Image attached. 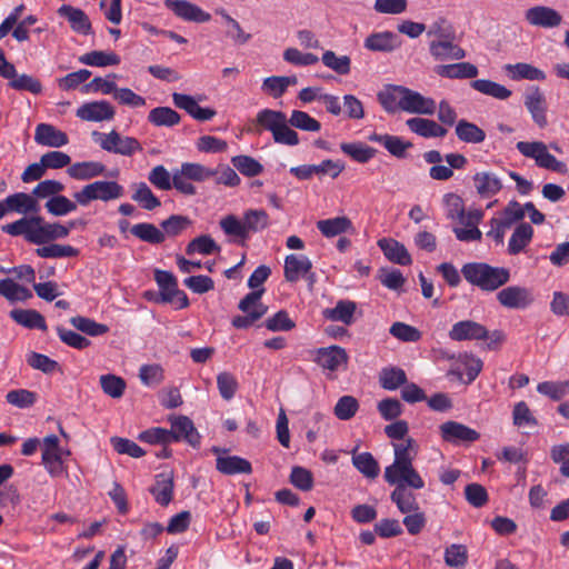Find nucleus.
<instances>
[{
  "label": "nucleus",
  "instance_id": "nucleus-1",
  "mask_svg": "<svg viewBox=\"0 0 569 569\" xmlns=\"http://www.w3.org/2000/svg\"><path fill=\"white\" fill-rule=\"evenodd\" d=\"M2 232L19 237L33 244H46L70 234V228L60 222H47L41 216L22 217L1 227Z\"/></svg>",
  "mask_w": 569,
  "mask_h": 569
},
{
  "label": "nucleus",
  "instance_id": "nucleus-2",
  "mask_svg": "<svg viewBox=\"0 0 569 569\" xmlns=\"http://www.w3.org/2000/svg\"><path fill=\"white\" fill-rule=\"evenodd\" d=\"M269 224V214L263 209H248L241 219L234 214H227L219 221L224 234L232 237V241L242 247L246 246L252 233L267 229Z\"/></svg>",
  "mask_w": 569,
  "mask_h": 569
},
{
  "label": "nucleus",
  "instance_id": "nucleus-3",
  "mask_svg": "<svg viewBox=\"0 0 569 569\" xmlns=\"http://www.w3.org/2000/svg\"><path fill=\"white\" fill-rule=\"evenodd\" d=\"M461 273L469 283L483 291H495L510 279L509 269L485 262H468L462 266Z\"/></svg>",
  "mask_w": 569,
  "mask_h": 569
},
{
  "label": "nucleus",
  "instance_id": "nucleus-4",
  "mask_svg": "<svg viewBox=\"0 0 569 569\" xmlns=\"http://www.w3.org/2000/svg\"><path fill=\"white\" fill-rule=\"evenodd\" d=\"M124 194V188L113 180H96L83 186L73 193V199L81 207L89 206L92 201L109 202L120 199Z\"/></svg>",
  "mask_w": 569,
  "mask_h": 569
},
{
  "label": "nucleus",
  "instance_id": "nucleus-5",
  "mask_svg": "<svg viewBox=\"0 0 569 569\" xmlns=\"http://www.w3.org/2000/svg\"><path fill=\"white\" fill-rule=\"evenodd\" d=\"M263 291V288L253 290L240 300L238 308L246 315L232 319L234 328L247 329L266 315L268 307L260 301Z\"/></svg>",
  "mask_w": 569,
  "mask_h": 569
},
{
  "label": "nucleus",
  "instance_id": "nucleus-6",
  "mask_svg": "<svg viewBox=\"0 0 569 569\" xmlns=\"http://www.w3.org/2000/svg\"><path fill=\"white\" fill-rule=\"evenodd\" d=\"M516 148L522 156L535 159L537 166L540 168L558 173L568 172L566 163L557 160L555 156L549 153L547 146L541 141H519Z\"/></svg>",
  "mask_w": 569,
  "mask_h": 569
},
{
  "label": "nucleus",
  "instance_id": "nucleus-7",
  "mask_svg": "<svg viewBox=\"0 0 569 569\" xmlns=\"http://www.w3.org/2000/svg\"><path fill=\"white\" fill-rule=\"evenodd\" d=\"M92 137L100 147L108 152L131 157L142 150L138 139L133 137H123L118 131L112 130L109 133L92 132Z\"/></svg>",
  "mask_w": 569,
  "mask_h": 569
},
{
  "label": "nucleus",
  "instance_id": "nucleus-8",
  "mask_svg": "<svg viewBox=\"0 0 569 569\" xmlns=\"http://www.w3.org/2000/svg\"><path fill=\"white\" fill-rule=\"evenodd\" d=\"M383 478L391 486L409 487L419 490L425 487V480L413 467V462L391 463L385 468Z\"/></svg>",
  "mask_w": 569,
  "mask_h": 569
},
{
  "label": "nucleus",
  "instance_id": "nucleus-9",
  "mask_svg": "<svg viewBox=\"0 0 569 569\" xmlns=\"http://www.w3.org/2000/svg\"><path fill=\"white\" fill-rule=\"evenodd\" d=\"M154 280L160 289V297L157 301L173 303L176 309H184L189 306L187 295L179 290L177 279L171 272L156 270Z\"/></svg>",
  "mask_w": 569,
  "mask_h": 569
},
{
  "label": "nucleus",
  "instance_id": "nucleus-10",
  "mask_svg": "<svg viewBox=\"0 0 569 569\" xmlns=\"http://www.w3.org/2000/svg\"><path fill=\"white\" fill-rule=\"evenodd\" d=\"M170 429L169 440L170 443L184 441L192 448H199L201 436L194 427L193 421L187 416H171L169 417Z\"/></svg>",
  "mask_w": 569,
  "mask_h": 569
},
{
  "label": "nucleus",
  "instance_id": "nucleus-11",
  "mask_svg": "<svg viewBox=\"0 0 569 569\" xmlns=\"http://www.w3.org/2000/svg\"><path fill=\"white\" fill-rule=\"evenodd\" d=\"M348 360L349 356L346 349L336 345L317 349L313 357V361L318 366L323 370H329L331 372L337 371L340 368L346 369Z\"/></svg>",
  "mask_w": 569,
  "mask_h": 569
},
{
  "label": "nucleus",
  "instance_id": "nucleus-12",
  "mask_svg": "<svg viewBox=\"0 0 569 569\" xmlns=\"http://www.w3.org/2000/svg\"><path fill=\"white\" fill-rule=\"evenodd\" d=\"M443 441L452 445L471 443L480 438V433L457 421H446L439 427Z\"/></svg>",
  "mask_w": 569,
  "mask_h": 569
},
{
  "label": "nucleus",
  "instance_id": "nucleus-13",
  "mask_svg": "<svg viewBox=\"0 0 569 569\" xmlns=\"http://www.w3.org/2000/svg\"><path fill=\"white\" fill-rule=\"evenodd\" d=\"M497 300L508 309H525L533 302V296L525 287L509 286L497 293Z\"/></svg>",
  "mask_w": 569,
  "mask_h": 569
},
{
  "label": "nucleus",
  "instance_id": "nucleus-14",
  "mask_svg": "<svg viewBox=\"0 0 569 569\" xmlns=\"http://www.w3.org/2000/svg\"><path fill=\"white\" fill-rule=\"evenodd\" d=\"M452 341L485 340L488 329L475 320H460L452 325L448 333Z\"/></svg>",
  "mask_w": 569,
  "mask_h": 569
},
{
  "label": "nucleus",
  "instance_id": "nucleus-15",
  "mask_svg": "<svg viewBox=\"0 0 569 569\" xmlns=\"http://www.w3.org/2000/svg\"><path fill=\"white\" fill-rule=\"evenodd\" d=\"M312 262L303 254H289L284 259L283 276L288 282H297L300 278L307 277L312 282L313 273H310Z\"/></svg>",
  "mask_w": 569,
  "mask_h": 569
},
{
  "label": "nucleus",
  "instance_id": "nucleus-16",
  "mask_svg": "<svg viewBox=\"0 0 569 569\" xmlns=\"http://www.w3.org/2000/svg\"><path fill=\"white\" fill-rule=\"evenodd\" d=\"M526 21L533 27L546 29L556 28L561 24L562 16L553 8L536 6L525 12Z\"/></svg>",
  "mask_w": 569,
  "mask_h": 569
},
{
  "label": "nucleus",
  "instance_id": "nucleus-17",
  "mask_svg": "<svg viewBox=\"0 0 569 569\" xmlns=\"http://www.w3.org/2000/svg\"><path fill=\"white\" fill-rule=\"evenodd\" d=\"M164 6L177 17L186 21L202 23L211 19L210 13L188 0H166Z\"/></svg>",
  "mask_w": 569,
  "mask_h": 569
},
{
  "label": "nucleus",
  "instance_id": "nucleus-18",
  "mask_svg": "<svg viewBox=\"0 0 569 569\" xmlns=\"http://www.w3.org/2000/svg\"><path fill=\"white\" fill-rule=\"evenodd\" d=\"M429 52L436 61L462 60L466 58V50L455 42V38L431 40Z\"/></svg>",
  "mask_w": 569,
  "mask_h": 569
},
{
  "label": "nucleus",
  "instance_id": "nucleus-19",
  "mask_svg": "<svg viewBox=\"0 0 569 569\" xmlns=\"http://www.w3.org/2000/svg\"><path fill=\"white\" fill-rule=\"evenodd\" d=\"M77 117L84 121H106L112 120L116 114L114 108L106 100L86 102L81 104L76 112Z\"/></svg>",
  "mask_w": 569,
  "mask_h": 569
},
{
  "label": "nucleus",
  "instance_id": "nucleus-20",
  "mask_svg": "<svg viewBox=\"0 0 569 569\" xmlns=\"http://www.w3.org/2000/svg\"><path fill=\"white\" fill-rule=\"evenodd\" d=\"M525 107L539 128L548 124L546 98L539 87H533L525 94Z\"/></svg>",
  "mask_w": 569,
  "mask_h": 569
},
{
  "label": "nucleus",
  "instance_id": "nucleus-21",
  "mask_svg": "<svg viewBox=\"0 0 569 569\" xmlns=\"http://www.w3.org/2000/svg\"><path fill=\"white\" fill-rule=\"evenodd\" d=\"M401 110L409 113L433 114L436 101L432 98L423 97L421 93L405 88L402 91Z\"/></svg>",
  "mask_w": 569,
  "mask_h": 569
},
{
  "label": "nucleus",
  "instance_id": "nucleus-22",
  "mask_svg": "<svg viewBox=\"0 0 569 569\" xmlns=\"http://www.w3.org/2000/svg\"><path fill=\"white\" fill-rule=\"evenodd\" d=\"M6 209L8 212H16L20 214H32L38 216L40 211V204L33 194L26 192H16L8 196L6 199Z\"/></svg>",
  "mask_w": 569,
  "mask_h": 569
},
{
  "label": "nucleus",
  "instance_id": "nucleus-23",
  "mask_svg": "<svg viewBox=\"0 0 569 569\" xmlns=\"http://www.w3.org/2000/svg\"><path fill=\"white\" fill-rule=\"evenodd\" d=\"M172 100L177 108L184 110L199 121L211 120L217 113L214 109L200 107L196 99L189 94L174 92L172 93Z\"/></svg>",
  "mask_w": 569,
  "mask_h": 569
},
{
  "label": "nucleus",
  "instance_id": "nucleus-24",
  "mask_svg": "<svg viewBox=\"0 0 569 569\" xmlns=\"http://www.w3.org/2000/svg\"><path fill=\"white\" fill-rule=\"evenodd\" d=\"M58 14L66 18L70 23V28L79 34H91L92 26L87 13L79 8H74L70 4H63L58 9Z\"/></svg>",
  "mask_w": 569,
  "mask_h": 569
},
{
  "label": "nucleus",
  "instance_id": "nucleus-25",
  "mask_svg": "<svg viewBox=\"0 0 569 569\" xmlns=\"http://www.w3.org/2000/svg\"><path fill=\"white\" fill-rule=\"evenodd\" d=\"M34 141L38 144L60 148L66 146L69 142L68 136L48 123H39L36 128L34 132Z\"/></svg>",
  "mask_w": 569,
  "mask_h": 569
},
{
  "label": "nucleus",
  "instance_id": "nucleus-26",
  "mask_svg": "<svg viewBox=\"0 0 569 569\" xmlns=\"http://www.w3.org/2000/svg\"><path fill=\"white\" fill-rule=\"evenodd\" d=\"M433 70L439 77L447 79H473L479 73L477 66L470 62L438 64Z\"/></svg>",
  "mask_w": 569,
  "mask_h": 569
},
{
  "label": "nucleus",
  "instance_id": "nucleus-27",
  "mask_svg": "<svg viewBox=\"0 0 569 569\" xmlns=\"http://www.w3.org/2000/svg\"><path fill=\"white\" fill-rule=\"evenodd\" d=\"M106 166L98 161L74 162L68 167L67 173L70 178L79 181H87L103 176Z\"/></svg>",
  "mask_w": 569,
  "mask_h": 569
},
{
  "label": "nucleus",
  "instance_id": "nucleus-28",
  "mask_svg": "<svg viewBox=\"0 0 569 569\" xmlns=\"http://www.w3.org/2000/svg\"><path fill=\"white\" fill-rule=\"evenodd\" d=\"M173 477L171 473L161 472L156 476V481L149 491L154 500L162 507L168 506L173 497Z\"/></svg>",
  "mask_w": 569,
  "mask_h": 569
},
{
  "label": "nucleus",
  "instance_id": "nucleus-29",
  "mask_svg": "<svg viewBox=\"0 0 569 569\" xmlns=\"http://www.w3.org/2000/svg\"><path fill=\"white\" fill-rule=\"evenodd\" d=\"M406 124L412 132L423 138H442L448 132L445 127L426 118H411Z\"/></svg>",
  "mask_w": 569,
  "mask_h": 569
},
{
  "label": "nucleus",
  "instance_id": "nucleus-30",
  "mask_svg": "<svg viewBox=\"0 0 569 569\" xmlns=\"http://www.w3.org/2000/svg\"><path fill=\"white\" fill-rule=\"evenodd\" d=\"M357 305L351 300H339L333 308H328L322 311L323 318L330 321L342 322L350 326L355 321V312Z\"/></svg>",
  "mask_w": 569,
  "mask_h": 569
},
{
  "label": "nucleus",
  "instance_id": "nucleus-31",
  "mask_svg": "<svg viewBox=\"0 0 569 569\" xmlns=\"http://www.w3.org/2000/svg\"><path fill=\"white\" fill-rule=\"evenodd\" d=\"M378 246L382 250L386 258L391 262L401 266H408L412 262L411 256L409 254L406 247L395 239H380L378 241Z\"/></svg>",
  "mask_w": 569,
  "mask_h": 569
},
{
  "label": "nucleus",
  "instance_id": "nucleus-32",
  "mask_svg": "<svg viewBox=\"0 0 569 569\" xmlns=\"http://www.w3.org/2000/svg\"><path fill=\"white\" fill-rule=\"evenodd\" d=\"M317 228L326 238H333L353 231L352 221L346 216L319 220L317 221Z\"/></svg>",
  "mask_w": 569,
  "mask_h": 569
},
{
  "label": "nucleus",
  "instance_id": "nucleus-33",
  "mask_svg": "<svg viewBox=\"0 0 569 569\" xmlns=\"http://www.w3.org/2000/svg\"><path fill=\"white\" fill-rule=\"evenodd\" d=\"M477 192L481 198H489L502 189L501 180L492 172H477L473 176Z\"/></svg>",
  "mask_w": 569,
  "mask_h": 569
},
{
  "label": "nucleus",
  "instance_id": "nucleus-34",
  "mask_svg": "<svg viewBox=\"0 0 569 569\" xmlns=\"http://www.w3.org/2000/svg\"><path fill=\"white\" fill-rule=\"evenodd\" d=\"M10 318L18 325L28 329L47 330V323L43 316L33 309H13L10 311Z\"/></svg>",
  "mask_w": 569,
  "mask_h": 569
},
{
  "label": "nucleus",
  "instance_id": "nucleus-35",
  "mask_svg": "<svg viewBox=\"0 0 569 569\" xmlns=\"http://www.w3.org/2000/svg\"><path fill=\"white\" fill-rule=\"evenodd\" d=\"M216 468L223 475L251 473L250 461L238 456L218 457Z\"/></svg>",
  "mask_w": 569,
  "mask_h": 569
},
{
  "label": "nucleus",
  "instance_id": "nucleus-36",
  "mask_svg": "<svg viewBox=\"0 0 569 569\" xmlns=\"http://www.w3.org/2000/svg\"><path fill=\"white\" fill-rule=\"evenodd\" d=\"M532 237L533 228L527 222H521L510 237L508 252L513 256L520 253L530 243Z\"/></svg>",
  "mask_w": 569,
  "mask_h": 569
},
{
  "label": "nucleus",
  "instance_id": "nucleus-37",
  "mask_svg": "<svg viewBox=\"0 0 569 569\" xmlns=\"http://www.w3.org/2000/svg\"><path fill=\"white\" fill-rule=\"evenodd\" d=\"M505 70L508 76L516 81L522 79L543 81L546 79V73L542 70L526 62L506 64Z\"/></svg>",
  "mask_w": 569,
  "mask_h": 569
},
{
  "label": "nucleus",
  "instance_id": "nucleus-38",
  "mask_svg": "<svg viewBox=\"0 0 569 569\" xmlns=\"http://www.w3.org/2000/svg\"><path fill=\"white\" fill-rule=\"evenodd\" d=\"M390 499L402 513H410L420 509L416 495L409 490V487L395 488Z\"/></svg>",
  "mask_w": 569,
  "mask_h": 569
},
{
  "label": "nucleus",
  "instance_id": "nucleus-39",
  "mask_svg": "<svg viewBox=\"0 0 569 569\" xmlns=\"http://www.w3.org/2000/svg\"><path fill=\"white\" fill-rule=\"evenodd\" d=\"M456 134L466 143H481L486 139V132L480 127L465 119L457 122Z\"/></svg>",
  "mask_w": 569,
  "mask_h": 569
},
{
  "label": "nucleus",
  "instance_id": "nucleus-40",
  "mask_svg": "<svg viewBox=\"0 0 569 569\" xmlns=\"http://www.w3.org/2000/svg\"><path fill=\"white\" fill-rule=\"evenodd\" d=\"M130 231L139 240L150 244H161L164 242V233L153 223L140 222L132 226Z\"/></svg>",
  "mask_w": 569,
  "mask_h": 569
},
{
  "label": "nucleus",
  "instance_id": "nucleus-41",
  "mask_svg": "<svg viewBox=\"0 0 569 569\" xmlns=\"http://www.w3.org/2000/svg\"><path fill=\"white\" fill-rule=\"evenodd\" d=\"M470 87L483 94L499 100L508 99L512 92L505 86L487 79H477L470 82Z\"/></svg>",
  "mask_w": 569,
  "mask_h": 569
},
{
  "label": "nucleus",
  "instance_id": "nucleus-42",
  "mask_svg": "<svg viewBox=\"0 0 569 569\" xmlns=\"http://www.w3.org/2000/svg\"><path fill=\"white\" fill-rule=\"evenodd\" d=\"M402 91H405V87L390 86L378 93V100L387 112L393 113L401 109V100L405 96Z\"/></svg>",
  "mask_w": 569,
  "mask_h": 569
},
{
  "label": "nucleus",
  "instance_id": "nucleus-43",
  "mask_svg": "<svg viewBox=\"0 0 569 569\" xmlns=\"http://www.w3.org/2000/svg\"><path fill=\"white\" fill-rule=\"evenodd\" d=\"M180 120V114L170 107L153 108L148 114V121L157 127H173Z\"/></svg>",
  "mask_w": 569,
  "mask_h": 569
},
{
  "label": "nucleus",
  "instance_id": "nucleus-44",
  "mask_svg": "<svg viewBox=\"0 0 569 569\" xmlns=\"http://www.w3.org/2000/svg\"><path fill=\"white\" fill-rule=\"evenodd\" d=\"M341 151L359 163H367L376 156V149L363 142H342Z\"/></svg>",
  "mask_w": 569,
  "mask_h": 569
},
{
  "label": "nucleus",
  "instance_id": "nucleus-45",
  "mask_svg": "<svg viewBox=\"0 0 569 569\" xmlns=\"http://www.w3.org/2000/svg\"><path fill=\"white\" fill-rule=\"evenodd\" d=\"M191 226V219H189L187 216L181 214H171L168 219L161 221L160 223L162 233H164V239L167 237L176 238Z\"/></svg>",
  "mask_w": 569,
  "mask_h": 569
},
{
  "label": "nucleus",
  "instance_id": "nucleus-46",
  "mask_svg": "<svg viewBox=\"0 0 569 569\" xmlns=\"http://www.w3.org/2000/svg\"><path fill=\"white\" fill-rule=\"evenodd\" d=\"M79 61L92 67L118 66L120 57L114 52L93 50L79 57Z\"/></svg>",
  "mask_w": 569,
  "mask_h": 569
},
{
  "label": "nucleus",
  "instance_id": "nucleus-47",
  "mask_svg": "<svg viewBox=\"0 0 569 569\" xmlns=\"http://www.w3.org/2000/svg\"><path fill=\"white\" fill-rule=\"evenodd\" d=\"M380 385L386 390H396L406 385L407 375L403 369L398 367L383 368L379 376Z\"/></svg>",
  "mask_w": 569,
  "mask_h": 569
},
{
  "label": "nucleus",
  "instance_id": "nucleus-48",
  "mask_svg": "<svg viewBox=\"0 0 569 569\" xmlns=\"http://www.w3.org/2000/svg\"><path fill=\"white\" fill-rule=\"evenodd\" d=\"M231 163L244 177L252 178L263 172V166L251 156H234L231 158Z\"/></svg>",
  "mask_w": 569,
  "mask_h": 569
},
{
  "label": "nucleus",
  "instance_id": "nucleus-49",
  "mask_svg": "<svg viewBox=\"0 0 569 569\" xmlns=\"http://www.w3.org/2000/svg\"><path fill=\"white\" fill-rule=\"evenodd\" d=\"M36 254L40 258H71L79 254V250L70 244L50 243L47 246L38 247Z\"/></svg>",
  "mask_w": 569,
  "mask_h": 569
},
{
  "label": "nucleus",
  "instance_id": "nucleus-50",
  "mask_svg": "<svg viewBox=\"0 0 569 569\" xmlns=\"http://www.w3.org/2000/svg\"><path fill=\"white\" fill-rule=\"evenodd\" d=\"M365 47L372 51H392L397 47L396 36L389 31L370 34Z\"/></svg>",
  "mask_w": 569,
  "mask_h": 569
},
{
  "label": "nucleus",
  "instance_id": "nucleus-51",
  "mask_svg": "<svg viewBox=\"0 0 569 569\" xmlns=\"http://www.w3.org/2000/svg\"><path fill=\"white\" fill-rule=\"evenodd\" d=\"M352 463L359 472L369 479H375L379 476V465L370 452L355 455L352 457Z\"/></svg>",
  "mask_w": 569,
  "mask_h": 569
},
{
  "label": "nucleus",
  "instance_id": "nucleus-52",
  "mask_svg": "<svg viewBox=\"0 0 569 569\" xmlns=\"http://www.w3.org/2000/svg\"><path fill=\"white\" fill-rule=\"evenodd\" d=\"M78 204L76 200H70L68 197L58 194L48 199L44 207L49 213L54 217H62L77 210Z\"/></svg>",
  "mask_w": 569,
  "mask_h": 569
},
{
  "label": "nucleus",
  "instance_id": "nucleus-53",
  "mask_svg": "<svg viewBox=\"0 0 569 569\" xmlns=\"http://www.w3.org/2000/svg\"><path fill=\"white\" fill-rule=\"evenodd\" d=\"M220 247L209 234H201L192 239L186 247V253L192 256L194 253L212 254L219 252Z\"/></svg>",
  "mask_w": 569,
  "mask_h": 569
},
{
  "label": "nucleus",
  "instance_id": "nucleus-54",
  "mask_svg": "<svg viewBox=\"0 0 569 569\" xmlns=\"http://www.w3.org/2000/svg\"><path fill=\"white\" fill-rule=\"evenodd\" d=\"M0 295L10 301H26L32 297V292L11 279L0 280Z\"/></svg>",
  "mask_w": 569,
  "mask_h": 569
},
{
  "label": "nucleus",
  "instance_id": "nucleus-55",
  "mask_svg": "<svg viewBox=\"0 0 569 569\" xmlns=\"http://www.w3.org/2000/svg\"><path fill=\"white\" fill-rule=\"evenodd\" d=\"M70 323L79 331L91 336L99 337L109 331V327L103 323H98L93 319L76 316L70 319Z\"/></svg>",
  "mask_w": 569,
  "mask_h": 569
},
{
  "label": "nucleus",
  "instance_id": "nucleus-56",
  "mask_svg": "<svg viewBox=\"0 0 569 569\" xmlns=\"http://www.w3.org/2000/svg\"><path fill=\"white\" fill-rule=\"evenodd\" d=\"M286 114L281 111L271 109H262L257 113L256 122L261 129L270 131L272 134L276 132Z\"/></svg>",
  "mask_w": 569,
  "mask_h": 569
},
{
  "label": "nucleus",
  "instance_id": "nucleus-57",
  "mask_svg": "<svg viewBox=\"0 0 569 569\" xmlns=\"http://www.w3.org/2000/svg\"><path fill=\"white\" fill-rule=\"evenodd\" d=\"M468 562V550L465 545L452 543L445 550V563L451 568H463Z\"/></svg>",
  "mask_w": 569,
  "mask_h": 569
},
{
  "label": "nucleus",
  "instance_id": "nucleus-58",
  "mask_svg": "<svg viewBox=\"0 0 569 569\" xmlns=\"http://www.w3.org/2000/svg\"><path fill=\"white\" fill-rule=\"evenodd\" d=\"M395 460L392 463L413 462L418 455V445L415 439L407 438L403 442L393 443Z\"/></svg>",
  "mask_w": 569,
  "mask_h": 569
},
{
  "label": "nucleus",
  "instance_id": "nucleus-59",
  "mask_svg": "<svg viewBox=\"0 0 569 569\" xmlns=\"http://www.w3.org/2000/svg\"><path fill=\"white\" fill-rule=\"evenodd\" d=\"M132 200L138 202L144 210H153L160 207V200L153 194L147 183L140 182L136 186V190L132 194Z\"/></svg>",
  "mask_w": 569,
  "mask_h": 569
},
{
  "label": "nucleus",
  "instance_id": "nucleus-60",
  "mask_svg": "<svg viewBox=\"0 0 569 569\" xmlns=\"http://www.w3.org/2000/svg\"><path fill=\"white\" fill-rule=\"evenodd\" d=\"M62 455L61 448L58 450H42V463L51 477H58L64 471Z\"/></svg>",
  "mask_w": 569,
  "mask_h": 569
},
{
  "label": "nucleus",
  "instance_id": "nucleus-61",
  "mask_svg": "<svg viewBox=\"0 0 569 569\" xmlns=\"http://www.w3.org/2000/svg\"><path fill=\"white\" fill-rule=\"evenodd\" d=\"M9 87L17 91H28L33 94H40L42 92L41 82L27 73L18 74L16 73L14 78L8 82Z\"/></svg>",
  "mask_w": 569,
  "mask_h": 569
},
{
  "label": "nucleus",
  "instance_id": "nucleus-62",
  "mask_svg": "<svg viewBox=\"0 0 569 569\" xmlns=\"http://www.w3.org/2000/svg\"><path fill=\"white\" fill-rule=\"evenodd\" d=\"M100 386L106 395L114 399L121 398L126 390V381L111 373L100 377Z\"/></svg>",
  "mask_w": 569,
  "mask_h": 569
},
{
  "label": "nucleus",
  "instance_id": "nucleus-63",
  "mask_svg": "<svg viewBox=\"0 0 569 569\" xmlns=\"http://www.w3.org/2000/svg\"><path fill=\"white\" fill-rule=\"evenodd\" d=\"M323 64L336 71L338 74H348L351 68V60L348 56L338 57L333 51L327 50L321 58Z\"/></svg>",
  "mask_w": 569,
  "mask_h": 569
},
{
  "label": "nucleus",
  "instance_id": "nucleus-64",
  "mask_svg": "<svg viewBox=\"0 0 569 569\" xmlns=\"http://www.w3.org/2000/svg\"><path fill=\"white\" fill-rule=\"evenodd\" d=\"M537 391L552 400H560L569 395V380L567 381H543L537 386Z\"/></svg>",
  "mask_w": 569,
  "mask_h": 569
}]
</instances>
